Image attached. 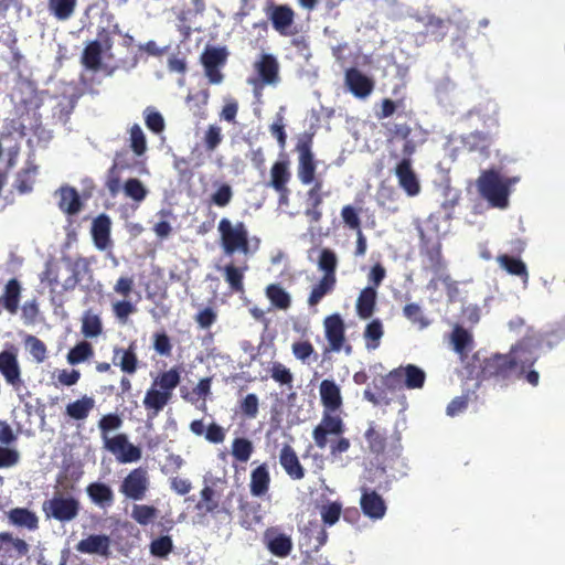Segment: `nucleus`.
Segmentation results:
<instances>
[{"label":"nucleus","mask_w":565,"mask_h":565,"mask_svg":"<svg viewBox=\"0 0 565 565\" xmlns=\"http://www.w3.org/2000/svg\"><path fill=\"white\" fill-rule=\"evenodd\" d=\"M384 335V327L382 321L376 318L371 320L364 328L363 331V339L365 342V348L369 351L376 350L380 344L381 340Z\"/></svg>","instance_id":"nucleus-35"},{"label":"nucleus","mask_w":565,"mask_h":565,"mask_svg":"<svg viewBox=\"0 0 565 565\" xmlns=\"http://www.w3.org/2000/svg\"><path fill=\"white\" fill-rule=\"evenodd\" d=\"M270 477L266 463L255 468L250 475L252 494H265L268 490Z\"/></svg>","instance_id":"nucleus-43"},{"label":"nucleus","mask_w":565,"mask_h":565,"mask_svg":"<svg viewBox=\"0 0 565 565\" xmlns=\"http://www.w3.org/2000/svg\"><path fill=\"white\" fill-rule=\"evenodd\" d=\"M233 199L232 186L227 183H222L216 191L211 195L210 202L218 207H225Z\"/></svg>","instance_id":"nucleus-60"},{"label":"nucleus","mask_w":565,"mask_h":565,"mask_svg":"<svg viewBox=\"0 0 565 565\" xmlns=\"http://www.w3.org/2000/svg\"><path fill=\"white\" fill-rule=\"evenodd\" d=\"M319 512L323 524L326 526H332L339 521L342 514V504L338 501H326L319 505Z\"/></svg>","instance_id":"nucleus-47"},{"label":"nucleus","mask_w":565,"mask_h":565,"mask_svg":"<svg viewBox=\"0 0 565 565\" xmlns=\"http://www.w3.org/2000/svg\"><path fill=\"white\" fill-rule=\"evenodd\" d=\"M510 354H513L514 358L520 361L518 363V376H522L525 374V369L531 367L536 362V356L530 351L526 343L524 341L518 343L512 347Z\"/></svg>","instance_id":"nucleus-38"},{"label":"nucleus","mask_w":565,"mask_h":565,"mask_svg":"<svg viewBox=\"0 0 565 565\" xmlns=\"http://www.w3.org/2000/svg\"><path fill=\"white\" fill-rule=\"evenodd\" d=\"M173 548V543L170 536L164 535L153 540L150 544V553L160 558L167 557Z\"/></svg>","instance_id":"nucleus-58"},{"label":"nucleus","mask_w":565,"mask_h":565,"mask_svg":"<svg viewBox=\"0 0 565 565\" xmlns=\"http://www.w3.org/2000/svg\"><path fill=\"white\" fill-rule=\"evenodd\" d=\"M518 178L502 179L495 170L483 171L477 180L479 194L493 207L504 209L509 203L510 186Z\"/></svg>","instance_id":"nucleus-1"},{"label":"nucleus","mask_w":565,"mask_h":565,"mask_svg":"<svg viewBox=\"0 0 565 565\" xmlns=\"http://www.w3.org/2000/svg\"><path fill=\"white\" fill-rule=\"evenodd\" d=\"M344 82L349 90L358 98L367 97L374 88L372 78L364 75L356 67H350L345 71Z\"/></svg>","instance_id":"nucleus-17"},{"label":"nucleus","mask_w":565,"mask_h":565,"mask_svg":"<svg viewBox=\"0 0 565 565\" xmlns=\"http://www.w3.org/2000/svg\"><path fill=\"white\" fill-rule=\"evenodd\" d=\"M147 471L142 468L134 469L124 480L120 491L127 495L143 494L147 490Z\"/></svg>","instance_id":"nucleus-27"},{"label":"nucleus","mask_w":565,"mask_h":565,"mask_svg":"<svg viewBox=\"0 0 565 565\" xmlns=\"http://www.w3.org/2000/svg\"><path fill=\"white\" fill-rule=\"evenodd\" d=\"M337 285V278L322 276L318 284H316L308 298L309 306H317L324 296L331 294Z\"/></svg>","instance_id":"nucleus-40"},{"label":"nucleus","mask_w":565,"mask_h":565,"mask_svg":"<svg viewBox=\"0 0 565 565\" xmlns=\"http://www.w3.org/2000/svg\"><path fill=\"white\" fill-rule=\"evenodd\" d=\"M110 537L106 534H92L81 540L75 548L83 554H98L107 557L110 553Z\"/></svg>","instance_id":"nucleus-19"},{"label":"nucleus","mask_w":565,"mask_h":565,"mask_svg":"<svg viewBox=\"0 0 565 565\" xmlns=\"http://www.w3.org/2000/svg\"><path fill=\"white\" fill-rule=\"evenodd\" d=\"M9 521L17 526L34 531L39 527V519L34 512L25 508H14L8 513Z\"/></svg>","instance_id":"nucleus-34"},{"label":"nucleus","mask_w":565,"mask_h":565,"mask_svg":"<svg viewBox=\"0 0 565 565\" xmlns=\"http://www.w3.org/2000/svg\"><path fill=\"white\" fill-rule=\"evenodd\" d=\"M395 175L398 180L399 186L409 196H415L420 191V184L415 171L412 168L411 157H405L397 163L395 168Z\"/></svg>","instance_id":"nucleus-14"},{"label":"nucleus","mask_w":565,"mask_h":565,"mask_svg":"<svg viewBox=\"0 0 565 565\" xmlns=\"http://www.w3.org/2000/svg\"><path fill=\"white\" fill-rule=\"evenodd\" d=\"M451 342L454 350L457 353L463 355L467 353L472 343V335L465 328L456 326L451 333Z\"/></svg>","instance_id":"nucleus-49"},{"label":"nucleus","mask_w":565,"mask_h":565,"mask_svg":"<svg viewBox=\"0 0 565 565\" xmlns=\"http://www.w3.org/2000/svg\"><path fill=\"white\" fill-rule=\"evenodd\" d=\"M36 174L38 166L32 162H28V164L17 174L14 184L17 191L21 194L31 192Z\"/></svg>","instance_id":"nucleus-41"},{"label":"nucleus","mask_w":565,"mask_h":565,"mask_svg":"<svg viewBox=\"0 0 565 565\" xmlns=\"http://www.w3.org/2000/svg\"><path fill=\"white\" fill-rule=\"evenodd\" d=\"M518 361L513 354H493L483 361L481 374L484 380H493L505 385L508 381L518 376Z\"/></svg>","instance_id":"nucleus-4"},{"label":"nucleus","mask_w":565,"mask_h":565,"mask_svg":"<svg viewBox=\"0 0 565 565\" xmlns=\"http://www.w3.org/2000/svg\"><path fill=\"white\" fill-rule=\"evenodd\" d=\"M121 425L122 419L120 418L119 415L113 413L104 415L98 422V427L104 438V441L106 439H109L107 437L109 431L119 429Z\"/></svg>","instance_id":"nucleus-59"},{"label":"nucleus","mask_w":565,"mask_h":565,"mask_svg":"<svg viewBox=\"0 0 565 565\" xmlns=\"http://www.w3.org/2000/svg\"><path fill=\"white\" fill-rule=\"evenodd\" d=\"M265 13L273 29L281 36H295L299 30L295 24L296 13L288 4L270 2L265 8Z\"/></svg>","instance_id":"nucleus-6"},{"label":"nucleus","mask_w":565,"mask_h":565,"mask_svg":"<svg viewBox=\"0 0 565 565\" xmlns=\"http://www.w3.org/2000/svg\"><path fill=\"white\" fill-rule=\"evenodd\" d=\"M253 451V443L247 438L237 437L232 443V456L239 462H247Z\"/></svg>","instance_id":"nucleus-52"},{"label":"nucleus","mask_w":565,"mask_h":565,"mask_svg":"<svg viewBox=\"0 0 565 565\" xmlns=\"http://www.w3.org/2000/svg\"><path fill=\"white\" fill-rule=\"evenodd\" d=\"M58 193V207L61 211L67 215H75L82 210L83 203L75 188L62 186Z\"/></svg>","instance_id":"nucleus-31"},{"label":"nucleus","mask_w":565,"mask_h":565,"mask_svg":"<svg viewBox=\"0 0 565 565\" xmlns=\"http://www.w3.org/2000/svg\"><path fill=\"white\" fill-rule=\"evenodd\" d=\"M377 292L374 287L363 288L356 299L355 310L360 319H370L376 309Z\"/></svg>","instance_id":"nucleus-29"},{"label":"nucleus","mask_w":565,"mask_h":565,"mask_svg":"<svg viewBox=\"0 0 565 565\" xmlns=\"http://www.w3.org/2000/svg\"><path fill=\"white\" fill-rule=\"evenodd\" d=\"M146 126L154 134H160L164 129V119L159 111L147 108L145 111Z\"/></svg>","instance_id":"nucleus-64"},{"label":"nucleus","mask_w":565,"mask_h":565,"mask_svg":"<svg viewBox=\"0 0 565 565\" xmlns=\"http://www.w3.org/2000/svg\"><path fill=\"white\" fill-rule=\"evenodd\" d=\"M217 230L226 255H233L236 252L249 253L248 230L244 222L239 221L233 225L228 218L224 217L218 222Z\"/></svg>","instance_id":"nucleus-3"},{"label":"nucleus","mask_w":565,"mask_h":565,"mask_svg":"<svg viewBox=\"0 0 565 565\" xmlns=\"http://www.w3.org/2000/svg\"><path fill=\"white\" fill-rule=\"evenodd\" d=\"M20 294V282L15 278L10 279L4 287L3 295L0 296V305L10 313H17L19 309Z\"/></svg>","instance_id":"nucleus-32"},{"label":"nucleus","mask_w":565,"mask_h":565,"mask_svg":"<svg viewBox=\"0 0 565 565\" xmlns=\"http://www.w3.org/2000/svg\"><path fill=\"white\" fill-rule=\"evenodd\" d=\"M364 438L367 443L370 452L375 456L386 454L391 446L387 430L375 422H369L367 428L364 433Z\"/></svg>","instance_id":"nucleus-15"},{"label":"nucleus","mask_w":565,"mask_h":565,"mask_svg":"<svg viewBox=\"0 0 565 565\" xmlns=\"http://www.w3.org/2000/svg\"><path fill=\"white\" fill-rule=\"evenodd\" d=\"M321 404L327 412H337L342 406L341 391L333 380H323L319 386Z\"/></svg>","instance_id":"nucleus-21"},{"label":"nucleus","mask_w":565,"mask_h":565,"mask_svg":"<svg viewBox=\"0 0 565 565\" xmlns=\"http://www.w3.org/2000/svg\"><path fill=\"white\" fill-rule=\"evenodd\" d=\"M105 447L115 455L120 462H134L141 458L140 448L130 444L125 434H118L106 439Z\"/></svg>","instance_id":"nucleus-12"},{"label":"nucleus","mask_w":565,"mask_h":565,"mask_svg":"<svg viewBox=\"0 0 565 565\" xmlns=\"http://www.w3.org/2000/svg\"><path fill=\"white\" fill-rule=\"evenodd\" d=\"M77 0H47L50 13L58 21H66L75 12Z\"/></svg>","instance_id":"nucleus-42"},{"label":"nucleus","mask_w":565,"mask_h":565,"mask_svg":"<svg viewBox=\"0 0 565 565\" xmlns=\"http://www.w3.org/2000/svg\"><path fill=\"white\" fill-rule=\"evenodd\" d=\"M341 217L347 227L350 230H361V220L358 210L352 205H344L341 210Z\"/></svg>","instance_id":"nucleus-63"},{"label":"nucleus","mask_w":565,"mask_h":565,"mask_svg":"<svg viewBox=\"0 0 565 565\" xmlns=\"http://www.w3.org/2000/svg\"><path fill=\"white\" fill-rule=\"evenodd\" d=\"M461 142L467 151L489 157L493 138L488 132L476 130L462 136Z\"/></svg>","instance_id":"nucleus-22"},{"label":"nucleus","mask_w":565,"mask_h":565,"mask_svg":"<svg viewBox=\"0 0 565 565\" xmlns=\"http://www.w3.org/2000/svg\"><path fill=\"white\" fill-rule=\"evenodd\" d=\"M324 335L329 343V350L340 352L344 350L347 354H351L352 347L345 344V324L339 313L328 316L324 321Z\"/></svg>","instance_id":"nucleus-9"},{"label":"nucleus","mask_w":565,"mask_h":565,"mask_svg":"<svg viewBox=\"0 0 565 565\" xmlns=\"http://www.w3.org/2000/svg\"><path fill=\"white\" fill-rule=\"evenodd\" d=\"M267 548L277 557H286L292 550L291 539L285 534H277L268 537Z\"/></svg>","instance_id":"nucleus-46"},{"label":"nucleus","mask_w":565,"mask_h":565,"mask_svg":"<svg viewBox=\"0 0 565 565\" xmlns=\"http://www.w3.org/2000/svg\"><path fill=\"white\" fill-rule=\"evenodd\" d=\"M0 373L7 383L13 386L21 383V371L15 353L7 350L0 352Z\"/></svg>","instance_id":"nucleus-26"},{"label":"nucleus","mask_w":565,"mask_h":565,"mask_svg":"<svg viewBox=\"0 0 565 565\" xmlns=\"http://www.w3.org/2000/svg\"><path fill=\"white\" fill-rule=\"evenodd\" d=\"M497 262L508 274L519 277L524 285L529 282L527 267L521 258L501 254L498 255Z\"/></svg>","instance_id":"nucleus-30"},{"label":"nucleus","mask_w":565,"mask_h":565,"mask_svg":"<svg viewBox=\"0 0 565 565\" xmlns=\"http://www.w3.org/2000/svg\"><path fill=\"white\" fill-rule=\"evenodd\" d=\"M239 508L243 513L244 522L248 525L253 523H259L262 521L260 505L254 502H247L241 497Z\"/></svg>","instance_id":"nucleus-54"},{"label":"nucleus","mask_w":565,"mask_h":565,"mask_svg":"<svg viewBox=\"0 0 565 565\" xmlns=\"http://www.w3.org/2000/svg\"><path fill=\"white\" fill-rule=\"evenodd\" d=\"M265 294L271 306L279 310H287L291 306L290 295L279 284L268 285Z\"/></svg>","instance_id":"nucleus-39"},{"label":"nucleus","mask_w":565,"mask_h":565,"mask_svg":"<svg viewBox=\"0 0 565 565\" xmlns=\"http://www.w3.org/2000/svg\"><path fill=\"white\" fill-rule=\"evenodd\" d=\"M111 221L108 215L100 214L94 218L92 224V236L95 246L104 250L110 242Z\"/></svg>","instance_id":"nucleus-28"},{"label":"nucleus","mask_w":565,"mask_h":565,"mask_svg":"<svg viewBox=\"0 0 565 565\" xmlns=\"http://www.w3.org/2000/svg\"><path fill=\"white\" fill-rule=\"evenodd\" d=\"M361 509L371 519H381L386 512L382 497H361Z\"/></svg>","instance_id":"nucleus-45"},{"label":"nucleus","mask_w":565,"mask_h":565,"mask_svg":"<svg viewBox=\"0 0 565 565\" xmlns=\"http://www.w3.org/2000/svg\"><path fill=\"white\" fill-rule=\"evenodd\" d=\"M111 362L119 366L127 374H135L138 370V356L135 343H130L128 348L115 347L113 350Z\"/></svg>","instance_id":"nucleus-20"},{"label":"nucleus","mask_w":565,"mask_h":565,"mask_svg":"<svg viewBox=\"0 0 565 565\" xmlns=\"http://www.w3.org/2000/svg\"><path fill=\"white\" fill-rule=\"evenodd\" d=\"M181 375L177 367H171L168 371L160 373L152 382V386L169 393L173 396L174 388L180 384Z\"/></svg>","instance_id":"nucleus-37"},{"label":"nucleus","mask_w":565,"mask_h":565,"mask_svg":"<svg viewBox=\"0 0 565 565\" xmlns=\"http://www.w3.org/2000/svg\"><path fill=\"white\" fill-rule=\"evenodd\" d=\"M129 146L137 157L143 156L147 151V139L138 124H134L129 129Z\"/></svg>","instance_id":"nucleus-50"},{"label":"nucleus","mask_w":565,"mask_h":565,"mask_svg":"<svg viewBox=\"0 0 565 565\" xmlns=\"http://www.w3.org/2000/svg\"><path fill=\"white\" fill-rule=\"evenodd\" d=\"M245 268H238L233 264L224 267V278L228 284L230 288L234 292H244V270Z\"/></svg>","instance_id":"nucleus-48"},{"label":"nucleus","mask_w":565,"mask_h":565,"mask_svg":"<svg viewBox=\"0 0 565 565\" xmlns=\"http://www.w3.org/2000/svg\"><path fill=\"white\" fill-rule=\"evenodd\" d=\"M317 265L319 270L323 273L322 276L337 278L338 256L334 250L322 248Z\"/></svg>","instance_id":"nucleus-44"},{"label":"nucleus","mask_w":565,"mask_h":565,"mask_svg":"<svg viewBox=\"0 0 565 565\" xmlns=\"http://www.w3.org/2000/svg\"><path fill=\"white\" fill-rule=\"evenodd\" d=\"M255 71L259 76L260 87L265 85L275 86L279 83V63L273 54H262L255 63Z\"/></svg>","instance_id":"nucleus-16"},{"label":"nucleus","mask_w":565,"mask_h":565,"mask_svg":"<svg viewBox=\"0 0 565 565\" xmlns=\"http://www.w3.org/2000/svg\"><path fill=\"white\" fill-rule=\"evenodd\" d=\"M388 141L403 140V156L412 157L417 148L412 138L413 128L406 122H395L388 128Z\"/></svg>","instance_id":"nucleus-24"},{"label":"nucleus","mask_w":565,"mask_h":565,"mask_svg":"<svg viewBox=\"0 0 565 565\" xmlns=\"http://www.w3.org/2000/svg\"><path fill=\"white\" fill-rule=\"evenodd\" d=\"M113 47V39L110 34L103 29L98 32V39L90 41L84 47L81 63L86 70L97 72L102 68L103 54Z\"/></svg>","instance_id":"nucleus-8"},{"label":"nucleus","mask_w":565,"mask_h":565,"mask_svg":"<svg viewBox=\"0 0 565 565\" xmlns=\"http://www.w3.org/2000/svg\"><path fill=\"white\" fill-rule=\"evenodd\" d=\"M43 509L47 516L67 522L78 514L79 503L74 497H52L44 502Z\"/></svg>","instance_id":"nucleus-10"},{"label":"nucleus","mask_w":565,"mask_h":565,"mask_svg":"<svg viewBox=\"0 0 565 565\" xmlns=\"http://www.w3.org/2000/svg\"><path fill=\"white\" fill-rule=\"evenodd\" d=\"M95 407V399L92 396L84 395L66 405L65 414L72 419L84 420L88 417Z\"/></svg>","instance_id":"nucleus-33"},{"label":"nucleus","mask_w":565,"mask_h":565,"mask_svg":"<svg viewBox=\"0 0 565 565\" xmlns=\"http://www.w3.org/2000/svg\"><path fill=\"white\" fill-rule=\"evenodd\" d=\"M25 344L30 351V354L33 359L41 363L46 359V345L45 343L36 338L35 335H29L25 340Z\"/></svg>","instance_id":"nucleus-61"},{"label":"nucleus","mask_w":565,"mask_h":565,"mask_svg":"<svg viewBox=\"0 0 565 565\" xmlns=\"http://www.w3.org/2000/svg\"><path fill=\"white\" fill-rule=\"evenodd\" d=\"M102 331L103 324L100 318L90 310H87L82 320V333L86 338H96Z\"/></svg>","instance_id":"nucleus-53"},{"label":"nucleus","mask_w":565,"mask_h":565,"mask_svg":"<svg viewBox=\"0 0 565 565\" xmlns=\"http://www.w3.org/2000/svg\"><path fill=\"white\" fill-rule=\"evenodd\" d=\"M212 377H204L199 381L191 393H183L182 397L192 403L205 397L211 393Z\"/></svg>","instance_id":"nucleus-56"},{"label":"nucleus","mask_w":565,"mask_h":565,"mask_svg":"<svg viewBox=\"0 0 565 565\" xmlns=\"http://www.w3.org/2000/svg\"><path fill=\"white\" fill-rule=\"evenodd\" d=\"M279 462L285 472L294 480H300L305 477V469L301 466L295 449L286 444L280 449Z\"/></svg>","instance_id":"nucleus-25"},{"label":"nucleus","mask_w":565,"mask_h":565,"mask_svg":"<svg viewBox=\"0 0 565 565\" xmlns=\"http://www.w3.org/2000/svg\"><path fill=\"white\" fill-rule=\"evenodd\" d=\"M0 550L10 555L15 552L17 557H22L29 553V544L22 539L13 537L9 532H1Z\"/></svg>","instance_id":"nucleus-36"},{"label":"nucleus","mask_w":565,"mask_h":565,"mask_svg":"<svg viewBox=\"0 0 565 565\" xmlns=\"http://www.w3.org/2000/svg\"><path fill=\"white\" fill-rule=\"evenodd\" d=\"M322 188L323 182L316 181L306 194L307 207L305 210V215L311 223H319L322 220L321 205L324 196L328 195V193L322 192Z\"/></svg>","instance_id":"nucleus-18"},{"label":"nucleus","mask_w":565,"mask_h":565,"mask_svg":"<svg viewBox=\"0 0 565 565\" xmlns=\"http://www.w3.org/2000/svg\"><path fill=\"white\" fill-rule=\"evenodd\" d=\"M228 52L225 46L206 45L203 50L200 62L204 68L205 76L210 84H221L224 75L221 68L226 64Z\"/></svg>","instance_id":"nucleus-7"},{"label":"nucleus","mask_w":565,"mask_h":565,"mask_svg":"<svg viewBox=\"0 0 565 565\" xmlns=\"http://www.w3.org/2000/svg\"><path fill=\"white\" fill-rule=\"evenodd\" d=\"M333 412L323 411L321 423L312 431L313 440L318 448L323 449L328 444L329 434L340 435L344 430V425L340 416L332 415Z\"/></svg>","instance_id":"nucleus-13"},{"label":"nucleus","mask_w":565,"mask_h":565,"mask_svg":"<svg viewBox=\"0 0 565 565\" xmlns=\"http://www.w3.org/2000/svg\"><path fill=\"white\" fill-rule=\"evenodd\" d=\"M426 381V373L415 364L398 366L382 377V384L388 392H396L402 388L418 390Z\"/></svg>","instance_id":"nucleus-2"},{"label":"nucleus","mask_w":565,"mask_h":565,"mask_svg":"<svg viewBox=\"0 0 565 565\" xmlns=\"http://www.w3.org/2000/svg\"><path fill=\"white\" fill-rule=\"evenodd\" d=\"M204 146L207 151H214L223 140L222 130L216 125H210L204 134Z\"/></svg>","instance_id":"nucleus-62"},{"label":"nucleus","mask_w":565,"mask_h":565,"mask_svg":"<svg viewBox=\"0 0 565 565\" xmlns=\"http://www.w3.org/2000/svg\"><path fill=\"white\" fill-rule=\"evenodd\" d=\"M239 413L249 419H254L258 415L259 409V399L258 396L254 393L247 394L238 405Z\"/></svg>","instance_id":"nucleus-55"},{"label":"nucleus","mask_w":565,"mask_h":565,"mask_svg":"<svg viewBox=\"0 0 565 565\" xmlns=\"http://www.w3.org/2000/svg\"><path fill=\"white\" fill-rule=\"evenodd\" d=\"M94 354L93 347L87 341H81L73 347L67 353V362L71 365H76L85 362Z\"/></svg>","instance_id":"nucleus-51"},{"label":"nucleus","mask_w":565,"mask_h":565,"mask_svg":"<svg viewBox=\"0 0 565 565\" xmlns=\"http://www.w3.org/2000/svg\"><path fill=\"white\" fill-rule=\"evenodd\" d=\"M270 179L267 186L273 188L279 195V202L284 203L288 200V183L291 180L290 162L288 158L277 160L270 168Z\"/></svg>","instance_id":"nucleus-11"},{"label":"nucleus","mask_w":565,"mask_h":565,"mask_svg":"<svg viewBox=\"0 0 565 565\" xmlns=\"http://www.w3.org/2000/svg\"><path fill=\"white\" fill-rule=\"evenodd\" d=\"M124 191L128 198L137 202L142 201L147 195V190L142 182L136 178H130L125 182Z\"/></svg>","instance_id":"nucleus-57"},{"label":"nucleus","mask_w":565,"mask_h":565,"mask_svg":"<svg viewBox=\"0 0 565 565\" xmlns=\"http://www.w3.org/2000/svg\"><path fill=\"white\" fill-rule=\"evenodd\" d=\"M169 393L162 392L161 390L152 386L146 392L143 398V406L147 409L148 420L156 418L171 401Z\"/></svg>","instance_id":"nucleus-23"},{"label":"nucleus","mask_w":565,"mask_h":565,"mask_svg":"<svg viewBox=\"0 0 565 565\" xmlns=\"http://www.w3.org/2000/svg\"><path fill=\"white\" fill-rule=\"evenodd\" d=\"M313 134H303L299 137L296 143V151L298 152L297 175L301 184H315L317 160L312 152Z\"/></svg>","instance_id":"nucleus-5"}]
</instances>
